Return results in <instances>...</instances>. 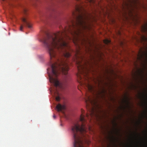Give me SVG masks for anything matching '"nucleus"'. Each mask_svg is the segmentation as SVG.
<instances>
[{
	"label": "nucleus",
	"instance_id": "f257e3e1",
	"mask_svg": "<svg viewBox=\"0 0 147 147\" xmlns=\"http://www.w3.org/2000/svg\"><path fill=\"white\" fill-rule=\"evenodd\" d=\"M75 20L71 21V25H69L67 30L62 32H58L52 34L46 33V36L44 37L41 41L47 49L51 60V66L52 73L49 74L50 82L55 86L63 89L62 85L57 80L58 71L62 72L67 79L69 70L68 65L67 59L71 54L67 50L68 45L62 37L63 35L67 36V31L72 35V32L76 34V30L79 31L80 29H85L88 28V21L91 18L90 14H73Z\"/></svg>",
	"mask_w": 147,
	"mask_h": 147
},
{
	"label": "nucleus",
	"instance_id": "f03ea898",
	"mask_svg": "<svg viewBox=\"0 0 147 147\" xmlns=\"http://www.w3.org/2000/svg\"><path fill=\"white\" fill-rule=\"evenodd\" d=\"M82 114L80 117V121L81 122V125L78 123L74 124L71 127V130L73 134L74 140V147H84L83 146L82 141L80 134H84L86 132L85 127V123L86 120L85 118V115H83L84 110L81 109Z\"/></svg>",
	"mask_w": 147,
	"mask_h": 147
},
{
	"label": "nucleus",
	"instance_id": "7ed1b4c3",
	"mask_svg": "<svg viewBox=\"0 0 147 147\" xmlns=\"http://www.w3.org/2000/svg\"><path fill=\"white\" fill-rule=\"evenodd\" d=\"M86 98L85 99V101L87 107H90L92 108L91 106H93L96 103V100L94 97L91 96H90L86 94Z\"/></svg>",
	"mask_w": 147,
	"mask_h": 147
},
{
	"label": "nucleus",
	"instance_id": "20e7f679",
	"mask_svg": "<svg viewBox=\"0 0 147 147\" xmlns=\"http://www.w3.org/2000/svg\"><path fill=\"white\" fill-rule=\"evenodd\" d=\"M76 63L78 72V73L77 74V76L78 78L81 79L82 77L81 74H83L84 73V66L80 61H76Z\"/></svg>",
	"mask_w": 147,
	"mask_h": 147
},
{
	"label": "nucleus",
	"instance_id": "39448f33",
	"mask_svg": "<svg viewBox=\"0 0 147 147\" xmlns=\"http://www.w3.org/2000/svg\"><path fill=\"white\" fill-rule=\"evenodd\" d=\"M86 88V89L90 92L93 94L94 92V90L93 86L88 83H86L84 85Z\"/></svg>",
	"mask_w": 147,
	"mask_h": 147
},
{
	"label": "nucleus",
	"instance_id": "423d86ee",
	"mask_svg": "<svg viewBox=\"0 0 147 147\" xmlns=\"http://www.w3.org/2000/svg\"><path fill=\"white\" fill-rule=\"evenodd\" d=\"M22 21L24 22L25 26L29 28H32V25L28 21H27L25 18H22Z\"/></svg>",
	"mask_w": 147,
	"mask_h": 147
},
{
	"label": "nucleus",
	"instance_id": "0eeeda50",
	"mask_svg": "<svg viewBox=\"0 0 147 147\" xmlns=\"http://www.w3.org/2000/svg\"><path fill=\"white\" fill-rule=\"evenodd\" d=\"M56 108L58 111H62V110L65 109V107L64 105L59 104L56 106Z\"/></svg>",
	"mask_w": 147,
	"mask_h": 147
},
{
	"label": "nucleus",
	"instance_id": "6e6552de",
	"mask_svg": "<svg viewBox=\"0 0 147 147\" xmlns=\"http://www.w3.org/2000/svg\"><path fill=\"white\" fill-rule=\"evenodd\" d=\"M103 42L105 44L107 45L110 44L111 43V40L108 39H105L104 40Z\"/></svg>",
	"mask_w": 147,
	"mask_h": 147
},
{
	"label": "nucleus",
	"instance_id": "1a4fd4ad",
	"mask_svg": "<svg viewBox=\"0 0 147 147\" xmlns=\"http://www.w3.org/2000/svg\"><path fill=\"white\" fill-rule=\"evenodd\" d=\"M125 99L124 100V102H125L127 104V106H129V101L128 100V98L127 97L125 96Z\"/></svg>",
	"mask_w": 147,
	"mask_h": 147
},
{
	"label": "nucleus",
	"instance_id": "9d476101",
	"mask_svg": "<svg viewBox=\"0 0 147 147\" xmlns=\"http://www.w3.org/2000/svg\"><path fill=\"white\" fill-rule=\"evenodd\" d=\"M129 1L130 3V6L131 7L132 6V5L131 4L132 3L135 4L136 3V1L134 0H132V1H131V0H129Z\"/></svg>",
	"mask_w": 147,
	"mask_h": 147
},
{
	"label": "nucleus",
	"instance_id": "9b49d317",
	"mask_svg": "<svg viewBox=\"0 0 147 147\" xmlns=\"http://www.w3.org/2000/svg\"><path fill=\"white\" fill-rule=\"evenodd\" d=\"M112 141L114 143H115L117 141V140L115 138L113 137L112 138Z\"/></svg>",
	"mask_w": 147,
	"mask_h": 147
},
{
	"label": "nucleus",
	"instance_id": "f8f14e48",
	"mask_svg": "<svg viewBox=\"0 0 147 147\" xmlns=\"http://www.w3.org/2000/svg\"><path fill=\"white\" fill-rule=\"evenodd\" d=\"M60 98L59 96H57L56 97V100L57 101H59L60 100Z\"/></svg>",
	"mask_w": 147,
	"mask_h": 147
},
{
	"label": "nucleus",
	"instance_id": "ddd939ff",
	"mask_svg": "<svg viewBox=\"0 0 147 147\" xmlns=\"http://www.w3.org/2000/svg\"><path fill=\"white\" fill-rule=\"evenodd\" d=\"M23 26L22 25H21L20 27V30L21 31H22V30L23 28Z\"/></svg>",
	"mask_w": 147,
	"mask_h": 147
},
{
	"label": "nucleus",
	"instance_id": "4468645a",
	"mask_svg": "<svg viewBox=\"0 0 147 147\" xmlns=\"http://www.w3.org/2000/svg\"><path fill=\"white\" fill-rule=\"evenodd\" d=\"M53 118H54V119H55V117H56V116H55V115H54L53 116Z\"/></svg>",
	"mask_w": 147,
	"mask_h": 147
},
{
	"label": "nucleus",
	"instance_id": "2eb2a0df",
	"mask_svg": "<svg viewBox=\"0 0 147 147\" xmlns=\"http://www.w3.org/2000/svg\"><path fill=\"white\" fill-rule=\"evenodd\" d=\"M142 96H143V97H144V94H142Z\"/></svg>",
	"mask_w": 147,
	"mask_h": 147
},
{
	"label": "nucleus",
	"instance_id": "dca6fc26",
	"mask_svg": "<svg viewBox=\"0 0 147 147\" xmlns=\"http://www.w3.org/2000/svg\"><path fill=\"white\" fill-rule=\"evenodd\" d=\"M86 116L87 117H88V115L87 114L86 115Z\"/></svg>",
	"mask_w": 147,
	"mask_h": 147
},
{
	"label": "nucleus",
	"instance_id": "f3484780",
	"mask_svg": "<svg viewBox=\"0 0 147 147\" xmlns=\"http://www.w3.org/2000/svg\"><path fill=\"white\" fill-rule=\"evenodd\" d=\"M105 84H107V83H106V82H105Z\"/></svg>",
	"mask_w": 147,
	"mask_h": 147
},
{
	"label": "nucleus",
	"instance_id": "a211bd4d",
	"mask_svg": "<svg viewBox=\"0 0 147 147\" xmlns=\"http://www.w3.org/2000/svg\"><path fill=\"white\" fill-rule=\"evenodd\" d=\"M3 1H5V0H2Z\"/></svg>",
	"mask_w": 147,
	"mask_h": 147
},
{
	"label": "nucleus",
	"instance_id": "6ab92c4d",
	"mask_svg": "<svg viewBox=\"0 0 147 147\" xmlns=\"http://www.w3.org/2000/svg\"><path fill=\"white\" fill-rule=\"evenodd\" d=\"M145 28L146 29V27H145Z\"/></svg>",
	"mask_w": 147,
	"mask_h": 147
},
{
	"label": "nucleus",
	"instance_id": "aec40b11",
	"mask_svg": "<svg viewBox=\"0 0 147 147\" xmlns=\"http://www.w3.org/2000/svg\"><path fill=\"white\" fill-rule=\"evenodd\" d=\"M107 77V78H108V77Z\"/></svg>",
	"mask_w": 147,
	"mask_h": 147
}]
</instances>
